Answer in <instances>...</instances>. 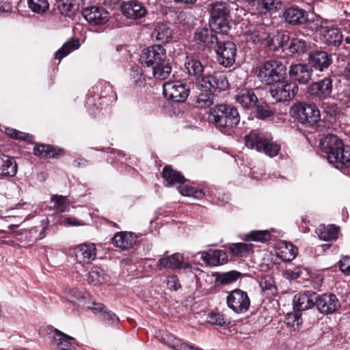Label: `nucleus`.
Here are the masks:
<instances>
[{"label": "nucleus", "mask_w": 350, "mask_h": 350, "mask_svg": "<svg viewBox=\"0 0 350 350\" xmlns=\"http://www.w3.org/2000/svg\"><path fill=\"white\" fill-rule=\"evenodd\" d=\"M319 147L330 164L350 175V146L336 135L327 134L320 139Z\"/></svg>", "instance_id": "f257e3e1"}, {"label": "nucleus", "mask_w": 350, "mask_h": 350, "mask_svg": "<svg viewBox=\"0 0 350 350\" xmlns=\"http://www.w3.org/2000/svg\"><path fill=\"white\" fill-rule=\"evenodd\" d=\"M208 119L219 131L230 135L232 130L240 123L241 116L234 105L218 104L210 109Z\"/></svg>", "instance_id": "f03ea898"}, {"label": "nucleus", "mask_w": 350, "mask_h": 350, "mask_svg": "<svg viewBox=\"0 0 350 350\" xmlns=\"http://www.w3.org/2000/svg\"><path fill=\"white\" fill-rule=\"evenodd\" d=\"M284 22L292 27H302L304 33L308 36L315 34L321 27L319 19L310 16L308 11L297 5H291L282 11Z\"/></svg>", "instance_id": "7ed1b4c3"}, {"label": "nucleus", "mask_w": 350, "mask_h": 350, "mask_svg": "<svg viewBox=\"0 0 350 350\" xmlns=\"http://www.w3.org/2000/svg\"><path fill=\"white\" fill-rule=\"evenodd\" d=\"M272 139L270 133L258 129L252 130L244 137L245 144L248 148L264 152L270 157H275L280 150V146Z\"/></svg>", "instance_id": "20e7f679"}, {"label": "nucleus", "mask_w": 350, "mask_h": 350, "mask_svg": "<svg viewBox=\"0 0 350 350\" xmlns=\"http://www.w3.org/2000/svg\"><path fill=\"white\" fill-rule=\"evenodd\" d=\"M256 72L258 79L262 83L270 86L287 78V67L279 60L265 61L257 68Z\"/></svg>", "instance_id": "39448f33"}, {"label": "nucleus", "mask_w": 350, "mask_h": 350, "mask_svg": "<svg viewBox=\"0 0 350 350\" xmlns=\"http://www.w3.org/2000/svg\"><path fill=\"white\" fill-rule=\"evenodd\" d=\"M208 25L221 34H228L230 25V8L227 2L217 1L210 4Z\"/></svg>", "instance_id": "423d86ee"}, {"label": "nucleus", "mask_w": 350, "mask_h": 350, "mask_svg": "<svg viewBox=\"0 0 350 350\" xmlns=\"http://www.w3.org/2000/svg\"><path fill=\"white\" fill-rule=\"evenodd\" d=\"M290 114L306 128H315L321 120L320 110L314 103L297 102L290 108Z\"/></svg>", "instance_id": "0eeeda50"}, {"label": "nucleus", "mask_w": 350, "mask_h": 350, "mask_svg": "<svg viewBox=\"0 0 350 350\" xmlns=\"http://www.w3.org/2000/svg\"><path fill=\"white\" fill-rule=\"evenodd\" d=\"M271 97L278 103L290 101L298 94L299 87L295 81L291 79H282L270 86Z\"/></svg>", "instance_id": "6e6552de"}, {"label": "nucleus", "mask_w": 350, "mask_h": 350, "mask_svg": "<svg viewBox=\"0 0 350 350\" xmlns=\"http://www.w3.org/2000/svg\"><path fill=\"white\" fill-rule=\"evenodd\" d=\"M217 33H219V31L213 27H198L193 36L196 50L198 52H204L214 49L219 40Z\"/></svg>", "instance_id": "1a4fd4ad"}, {"label": "nucleus", "mask_w": 350, "mask_h": 350, "mask_svg": "<svg viewBox=\"0 0 350 350\" xmlns=\"http://www.w3.org/2000/svg\"><path fill=\"white\" fill-rule=\"evenodd\" d=\"M334 80L330 77L310 83L306 88L308 97L316 101H323L332 97Z\"/></svg>", "instance_id": "9d476101"}, {"label": "nucleus", "mask_w": 350, "mask_h": 350, "mask_svg": "<svg viewBox=\"0 0 350 350\" xmlns=\"http://www.w3.org/2000/svg\"><path fill=\"white\" fill-rule=\"evenodd\" d=\"M196 83V88L201 92L225 91L229 88L226 75L221 73L202 75Z\"/></svg>", "instance_id": "9b49d317"}, {"label": "nucleus", "mask_w": 350, "mask_h": 350, "mask_svg": "<svg viewBox=\"0 0 350 350\" xmlns=\"http://www.w3.org/2000/svg\"><path fill=\"white\" fill-rule=\"evenodd\" d=\"M307 61L312 70L321 72L327 71L333 64L332 55L322 48H311Z\"/></svg>", "instance_id": "f8f14e48"}, {"label": "nucleus", "mask_w": 350, "mask_h": 350, "mask_svg": "<svg viewBox=\"0 0 350 350\" xmlns=\"http://www.w3.org/2000/svg\"><path fill=\"white\" fill-rule=\"evenodd\" d=\"M214 49L217 55V59L221 65L229 68L234 64L237 51V47L234 42L230 40H219Z\"/></svg>", "instance_id": "ddd939ff"}, {"label": "nucleus", "mask_w": 350, "mask_h": 350, "mask_svg": "<svg viewBox=\"0 0 350 350\" xmlns=\"http://www.w3.org/2000/svg\"><path fill=\"white\" fill-rule=\"evenodd\" d=\"M229 308L237 314L246 312L250 306V299L247 293L239 288L232 290L226 297Z\"/></svg>", "instance_id": "4468645a"}, {"label": "nucleus", "mask_w": 350, "mask_h": 350, "mask_svg": "<svg viewBox=\"0 0 350 350\" xmlns=\"http://www.w3.org/2000/svg\"><path fill=\"white\" fill-rule=\"evenodd\" d=\"M189 93V86L180 81L169 82L163 85V95L174 102L184 103Z\"/></svg>", "instance_id": "2eb2a0df"}, {"label": "nucleus", "mask_w": 350, "mask_h": 350, "mask_svg": "<svg viewBox=\"0 0 350 350\" xmlns=\"http://www.w3.org/2000/svg\"><path fill=\"white\" fill-rule=\"evenodd\" d=\"M165 60H167L166 50L161 44L147 47L143 51L140 57L141 63L148 68L161 64Z\"/></svg>", "instance_id": "dca6fc26"}, {"label": "nucleus", "mask_w": 350, "mask_h": 350, "mask_svg": "<svg viewBox=\"0 0 350 350\" xmlns=\"http://www.w3.org/2000/svg\"><path fill=\"white\" fill-rule=\"evenodd\" d=\"M316 306L318 311L328 315L336 312L340 308V302L337 296L332 293L317 294Z\"/></svg>", "instance_id": "f3484780"}, {"label": "nucleus", "mask_w": 350, "mask_h": 350, "mask_svg": "<svg viewBox=\"0 0 350 350\" xmlns=\"http://www.w3.org/2000/svg\"><path fill=\"white\" fill-rule=\"evenodd\" d=\"M292 81L299 83L301 85H306L311 80L313 70L307 63H297L291 64L287 70Z\"/></svg>", "instance_id": "a211bd4d"}, {"label": "nucleus", "mask_w": 350, "mask_h": 350, "mask_svg": "<svg viewBox=\"0 0 350 350\" xmlns=\"http://www.w3.org/2000/svg\"><path fill=\"white\" fill-rule=\"evenodd\" d=\"M122 14L128 19L138 20L146 16L148 10L144 4L137 0L123 1L120 5Z\"/></svg>", "instance_id": "6ab92c4d"}, {"label": "nucleus", "mask_w": 350, "mask_h": 350, "mask_svg": "<svg viewBox=\"0 0 350 350\" xmlns=\"http://www.w3.org/2000/svg\"><path fill=\"white\" fill-rule=\"evenodd\" d=\"M81 13L84 18L94 25L105 24L109 19V13L103 7H86L83 8Z\"/></svg>", "instance_id": "aec40b11"}, {"label": "nucleus", "mask_w": 350, "mask_h": 350, "mask_svg": "<svg viewBox=\"0 0 350 350\" xmlns=\"http://www.w3.org/2000/svg\"><path fill=\"white\" fill-rule=\"evenodd\" d=\"M317 293L313 291L299 292L293 297V310L304 311L316 306Z\"/></svg>", "instance_id": "412c9836"}, {"label": "nucleus", "mask_w": 350, "mask_h": 350, "mask_svg": "<svg viewBox=\"0 0 350 350\" xmlns=\"http://www.w3.org/2000/svg\"><path fill=\"white\" fill-rule=\"evenodd\" d=\"M47 334L53 332L51 343L56 345L59 350H77L71 341H75V338L70 336L62 331L54 329L51 326L45 328Z\"/></svg>", "instance_id": "4be33fe9"}, {"label": "nucleus", "mask_w": 350, "mask_h": 350, "mask_svg": "<svg viewBox=\"0 0 350 350\" xmlns=\"http://www.w3.org/2000/svg\"><path fill=\"white\" fill-rule=\"evenodd\" d=\"M320 32L321 40L323 43L329 46L338 47L343 40V36L341 30L336 27H323L318 29Z\"/></svg>", "instance_id": "5701e85b"}, {"label": "nucleus", "mask_w": 350, "mask_h": 350, "mask_svg": "<svg viewBox=\"0 0 350 350\" xmlns=\"http://www.w3.org/2000/svg\"><path fill=\"white\" fill-rule=\"evenodd\" d=\"M33 153L39 158L58 159L64 155L65 150L55 145L36 143Z\"/></svg>", "instance_id": "b1692460"}, {"label": "nucleus", "mask_w": 350, "mask_h": 350, "mask_svg": "<svg viewBox=\"0 0 350 350\" xmlns=\"http://www.w3.org/2000/svg\"><path fill=\"white\" fill-rule=\"evenodd\" d=\"M234 98L242 108L247 110H251L258 99L252 88L238 89Z\"/></svg>", "instance_id": "393cba45"}, {"label": "nucleus", "mask_w": 350, "mask_h": 350, "mask_svg": "<svg viewBox=\"0 0 350 350\" xmlns=\"http://www.w3.org/2000/svg\"><path fill=\"white\" fill-rule=\"evenodd\" d=\"M311 46L312 43L310 41L292 36L286 55L290 57L297 58L306 53L308 54Z\"/></svg>", "instance_id": "a878e982"}, {"label": "nucleus", "mask_w": 350, "mask_h": 350, "mask_svg": "<svg viewBox=\"0 0 350 350\" xmlns=\"http://www.w3.org/2000/svg\"><path fill=\"white\" fill-rule=\"evenodd\" d=\"M76 260L80 263H89L96 257V246L94 243L81 244L74 249Z\"/></svg>", "instance_id": "bb28decb"}, {"label": "nucleus", "mask_w": 350, "mask_h": 350, "mask_svg": "<svg viewBox=\"0 0 350 350\" xmlns=\"http://www.w3.org/2000/svg\"><path fill=\"white\" fill-rule=\"evenodd\" d=\"M137 241V235L132 232H116L111 239V243L117 247L126 250L133 246Z\"/></svg>", "instance_id": "cd10ccee"}, {"label": "nucleus", "mask_w": 350, "mask_h": 350, "mask_svg": "<svg viewBox=\"0 0 350 350\" xmlns=\"http://www.w3.org/2000/svg\"><path fill=\"white\" fill-rule=\"evenodd\" d=\"M250 111L257 119L261 120L272 118L275 113V107L262 98L258 99Z\"/></svg>", "instance_id": "c85d7f7f"}, {"label": "nucleus", "mask_w": 350, "mask_h": 350, "mask_svg": "<svg viewBox=\"0 0 350 350\" xmlns=\"http://www.w3.org/2000/svg\"><path fill=\"white\" fill-rule=\"evenodd\" d=\"M18 171V165L15 159L6 154L0 155V176L14 177Z\"/></svg>", "instance_id": "c756f323"}, {"label": "nucleus", "mask_w": 350, "mask_h": 350, "mask_svg": "<svg viewBox=\"0 0 350 350\" xmlns=\"http://www.w3.org/2000/svg\"><path fill=\"white\" fill-rule=\"evenodd\" d=\"M183 259H184L183 254L177 252L166 258H159L157 267L159 270L163 268H169L172 270L180 269Z\"/></svg>", "instance_id": "7c9ffc66"}, {"label": "nucleus", "mask_w": 350, "mask_h": 350, "mask_svg": "<svg viewBox=\"0 0 350 350\" xmlns=\"http://www.w3.org/2000/svg\"><path fill=\"white\" fill-rule=\"evenodd\" d=\"M163 178L167 181V185L172 186L176 183H184L186 181L185 178L182 174L173 169L172 165H165L163 168Z\"/></svg>", "instance_id": "2f4dec72"}, {"label": "nucleus", "mask_w": 350, "mask_h": 350, "mask_svg": "<svg viewBox=\"0 0 350 350\" xmlns=\"http://www.w3.org/2000/svg\"><path fill=\"white\" fill-rule=\"evenodd\" d=\"M248 35L250 40L257 44H262L265 41L267 42L270 36V33L267 27L263 25H258L253 29H250L248 31Z\"/></svg>", "instance_id": "473e14b6"}, {"label": "nucleus", "mask_w": 350, "mask_h": 350, "mask_svg": "<svg viewBox=\"0 0 350 350\" xmlns=\"http://www.w3.org/2000/svg\"><path fill=\"white\" fill-rule=\"evenodd\" d=\"M153 77L158 80H165L172 72V66L169 59L162 62L161 64L150 67Z\"/></svg>", "instance_id": "72a5a7b5"}, {"label": "nucleus", "mask_w": 350, "mask_h": 350, "mask_svg": "<svg viewBox=\"0 0 350 350\" xmlns=\"http://www.w3.org/2000/svg\"><path fill=\"white\" fill-rule=\"evenodd\" d=\"M185 66L188 74L190 76L195 77L197 79H199L203 75L204 66L198 59L187 57Z\"/></svg>", "instance_id": "f704fd0d"}, {"label": "nucleus", "mask_w": 350, "mask_h": 350, "mask_svg": "<svg viewBox=\"0 0 350 350\" xmlns=\"http://www.w3.org/2000/svg\"><path fill=\"white\" fill-rule=\"evenodd\" d=\"M241 275V272L232 270L224 273L216 272L213 275L215 278V282L221 285H228L237 281Z\"/></svg>", "instance_id": "c9c22d12"}, {"label": "nucleus", "mask_w": 350, "mask_h": 350, "mask_svg": "<svg viewBox=\"0 0 350 350\" xmlns=\"http://www.w3.org/2000/svg\"><path fill=\"white\" fill-rule=\"evenodd\" d=\"M80 43L78 39L71 38L68 41L64 43L55 53V58L61 61L64 57L67 56L72 51L78 49Z\"/></svg>", "instance_id": "e433bc0d"}, {"label": "nucleus", "mask_w": 350, "mask_h": 350, "mask_svg": "<svg viewBox=\"0 0 350 350\" xmlns=\"http://www.w3.org/2000/svg\"><path fill=\"white\" fill-rule=\"evenodd\" d=\"M338 231L339 227L330 224L327 226L320 227L317 232L321 240L327 241L337 239Z\"/></svg>", "instance_id": "4c0bfd02"}, {"label": "nucleus", "mask_w": 350, "mask_h": 350, "mask_svg": "<svg viewBox=\"0 0 350 350\" xmlns=\"http://www.w3.org/2000/svg\"><path fill=\"white\" fill-rule=\"evenodd\" d=\"M96 88L100 91V98H105L110 103L116 101L117 95L109 82L105 81H100L96 85Z\"/></svg>", "instance_id": "58836bf2"}, {"label": "nucleus", "mask_w": 350, "mask_h": 350, "mask_svg": "<svg viewBox=\"0 0 350 350\" xmlns=\"http://www.w3.org/2000/svg\"><path fill=\"white\" fill-rule=\"evenodd\" d=\"M153 35L156 40L160 41L162 44L168 43L172 40V30L163 24L157 25Z\"/></svg>", "instance_id": "ea45409f"}, {"label": "nucleus", "mask_w": 350, "mask_h": 350, "mask_svg": "<svg viewBox=\"0 0 350 350\" xmlns=\"http://www.w3.org/2000/svg\"><path fill=\"white\" fill-rule=\"evenodd\" d=\"M178 189L182 196L193 197L196 199H202L205 195L202 189L184 183L179 185Z\"/></svg>", "instance_id": "a19ab883"}, {"label": "nucleus", "mask_w": 350, "mask_h": 350, "mask_svg": "<svg viewBox=\"0 0 350 350\" xmlns=\"http://www.w3.org/2000/svg\"><path fill=\"white\" fill-rule=\"evenodd\" d=\"M253 245L245 243H232L229 246V250L234 256L244 257L249 254Z\"/></svg>", "instance_id": "79ce46f5"}, {"label": "nucleus", "mask_w": 350, "mask_h": 350, "mask_svg": "<svg viewBox=\"0 0 350 350\" xmlns=\"http://www.w3.org/2000/svg\"><path fill=\"white\" fill-rule=\"evenodd\" d=\"M28 6L35 13H45L49 8L48 0H28Z\"/></svg>", "instance_id": "37998d69"}, {"label": "nucleus", "mask_w": 350, "mask_h": 350, "mask_svg": "<svg viewBox=\"0 0 350 350\" xmlns=\"http://www.w3.org/2000/svg\"><path fill=\"white\" fill-rule=\"evenodd\" d=\"M286 324L288 326L297 327V329L302 325L301 311L293 310V312L288 313L285 317Z\"/></svg>", "instance_id": "c03bdc74"}, {"label": "nucleus", "mask_w": 350, "mask_h": 350, "mask_svg": "<svg viewBox=\"0 0 350 350\" xmlns=\"http://www.w3.org/2000/svg\"><path fill=\"white\" fill-rule=\"evenodd\" d=\"M67 298L70 303L81 306L83 304L85 297L82 291L77 288H72L69 290Z\"/></svg>", "instance_id": "a18cd8bd"}, {"label": "nucleus", "mask_w": 350, "mask_h": 350, "mask_svg": "<svg viewBox=\"0 0 350 350\" xmlns=\"http://www.w3.org/2000/svg\"><path fill=\"white\" fill-rule=\"evenodd\" d=\"M51 199L54 202V206L57 211L59 213L65 212L69 206V202L66 196L62 195H53L51 196Z\"/></svg>", "instance_id": "49530a36"}, {"label": "nucleus", "mask_w": 350, "mask_h": 350, "mask_svg": "<svg viewBox=\"0 0 350 350\" xmlns=\"http://www.w3.org/2000/svg\"><path fill=\"white\" fill-rule=\"evenodd\" d=\"M215 94L211 92H202L198 96L196 102L201 107H211L214 103Z\"/></svg>", "instance_id": "de8ad7c7"}, {"label": "nucleus", "mask_w": 350, "mask_h": 350, "mask_svg": "<svg viewBox=\"0 0 350 350\" xmlns=\"http://www.w3.org/2000/svg\"><path fill=\"white\" fill-rule=\"evenodd\" d=\"M160 333L161 336L159 340L169 347L175 349L176 347H177L178 342H179L180 339L167 331H160Z\"/></svg>", "instance_id": "09e8293b"}, {"label": "nucleus", "mask_w": 350, "mask_h": 350, "mask_svg": "<svg viewBox=\"0 0 350 350\" xmlns=\"http://www.w3.org/2000/svg\"><path fill=\"white\" fill-rule=\"evenodd\" d=\"M100 318L105 323L109 325H117L120 321L118 317L113 312L107 309L102 312Z\"/></svg>", "instance_id": "8fccbe9b"}, {"label": "nucleus", "mask_w": 350, "mask_h": 350, "mask_svg": "<svg viewBox=\"0 0 350 350\" xmlns=\"http://www.w3.org/2000/svg\"><path fill=\"white\" fill-rule=\"evenodd\" d=\"M270 234L267 230L251 231L248 235V239L254 241L264 242L269 240Z\"/></svg>", "instance_id": "3c124183"}, {"label": "nucleus", "mask_w": 350, "mask_h": 350, "mask_svg": "<svg viewBox=\"0 0 350 350\" xmlns=\"http://www.w3.org/2000/svg\"><path fill=\"white\" fill-rule=\"evenodd\" d=\"M280 46L279 50L281 49L286 55L287 54V50H288L291 40L292 36L287 31H280Z\"/></svg>", "instance_id": "603ef678"}, {"label": "nucleus", "mask_w": 350, "mask_h": 350, "mask_svg": "<svg viewBox=\"0 0 350 350\" xmlns=\"http://www.w3.org/2000/svg\"><path fill=\"white\" fill-rule=\"evenodd\" d=\"M105 271L100 268L95 267L89 272V279L92 282L101 283L104 280Z\"/></svg>", "instance_id": "864d4df0"}, {"label": "nucleus", "mask_w": 350, "mask_h": 350, "mask_svg": "<svg viewBox=\"0 0 350 350\" xmlns=\"http://www.w3.org/2000/svg\"><path fill=\"white\" fill-rule=\"evenodd\" d=\"M208 323L211 325L224 326L226 325V321L224 320L223 314L218 312H212L208 315Z\"/></svg>", "instance_id": "5fc2aeb1"}, {"label": "nucleus", "mask_w": 350, "mask_h": 350, "mask_svg": "<svg viewBox=\"0 0 350 350\" xmlns=\"http://www.w3.org/2000/svg\"><path fill=\"white\" fill-rule=\"evenodd\" d=\"M280 31H277L272 37L267 40L266 46L273 51H279Z\"/></svg>", "instance_id": "6e6d98bb"}, {"label": "nucleus", "mask_w": 350, "mask_h": 350, "mask_svg": "<svg viewBox=\"0 0 350 350\" xmlns=\"http://www.w3.org/2000/svg\"><path fill=\"white\" fill-rule=\"evenodd\" d=\"M261 1V8L262 10L269 12H275L278 10V5L281 2L278 0H260Z\"/></svg>", "instance_id": "4d7b16f0"}, {"label": "nucleus", "mask_w": 350, "mask_h": 350, "mask_svg": "<svg viewBox=\"0 0 350 350\" xmlns=\"http://www.w3.org/2000/svg\"><path fill=\"white\" fill-rule=\"evenodd\" d=\"M340 271L346 275H350V256H342L338 262Z\"/></svg>", "instance_id": "13d9d810"}, {"label": "nucleus", "mask_w": 350, "mask_h": 350, "mask_svg": "<svg viewBox=\"0 0 350 350\" xmlns=\"http://www.w3.org/2000/svg\"><path fill=\"white\" fill-rule=\"evenodd\" d=\"M57 7L62 14H68V12H72L74 5L72 4L70 0H59L57 2Z\"/></svg>", "instance_id": "bf43d9fd"}, {"label": "nucleus", "mask_w": 350, "mask_h": 350, "mask_svg": "<svg viewBox=\"0 0 350 350\" xmlns=\"http://www.w3.org/2000/svg\"><path fill=\"white\" fill-rule=\"evenodd\" d=\"M273 281L272 280V278H270L269 280L265 279L264 281H261L260 283V286L262 288V290H267L271 291V294L273 295L277 288L276 286L273 284Z\"/></svg>", "instance_id": "052dcab7"}, {"label": "nucleus", "mask_w": 350, "mask_h": 350, "mask_svg": "<svg viewBox=\"0 0 350 350\" xmlns=\"http://www.w3.org/2000/svg\"><path fill=\"white\" fill-rule=\"evenodd\" d=\"M167 286L168 289L171 291H177L180 289L181 288V285L179 283L178 276L174 275L170 277L167 282Z\"/></svg>", "instance_id": "680f3d73"}, {"label": "nucleus", "mask_w": 350, "mask_h": 350, "mask_svg": "<svg viewBox=\"0 0 350 350\" xmlns=\"http://www.w3.org/2000/svg\"><path fill=\"white\" fill-rule=\"evenodd\" d=\"M336 98L345 102L350 101V85H345L341 92L336 94Z\"/></svg>", "instance_id": "e2e57ef3"}, {"label": "nucleus", "mask_w": 350, "mask_h": 350, "mask_svg": "<svg viewBox=\"0 0 350 350\" xmlns=\"http://www.w3.org/2000/svg\"><path fill=\"white\" fill-rule=\"evenodd\" d=\"M23 133V132L19 131L14 129H12V128H6L5 129V134L8 136H9L14 139L21 140Z\"/></svg>", "instance_id": "0e129e2a"}, {"label": "nucleus", "mask_w": 350, "mask_h": 350, "mask_svg": "<svg viewBox=\"0 0 350 350\" xmlns=\"http://www.w3.org/2000/svg\"><path fill=\"white\" fill-rule=\"evenodd\" d=\"M218 252V250H211L210 249V256H211V265L212 266H217L220 265V260L219 257V254L216 253Z\"/></svg>", "instance_id": "69168bd1"}, {"label": "nucleus", "mask_w": 350, "mask_h": 350, "mask_svg": "<svg viewBox=\"0 0 350 350\" xmlns=\"http://www.w3.org/2000/svg\"><path fill=\"white\" fill-rule=\"evenodd\" d=\"M90 161L83 157H79L72 162L73 166L76 167H85L90 165Z\"/></svg>", "instance_id": "338daca9"}, {"label": "nucleus", "mask_w": 350, "mask_h": 350, "mask_svg": "<svg viewBox=\"0 0 350 350\" xmlns=\"http://www.w3.org/2000/svg\"><path fill=\"white\" fill-rule=\"evenodd\" d=\"M64 223L67 226H77L82 224V223L79 221L77 218L70 217L65 218Z\"/></svg>", "instance_id": "774afa93"}]
</instances>
